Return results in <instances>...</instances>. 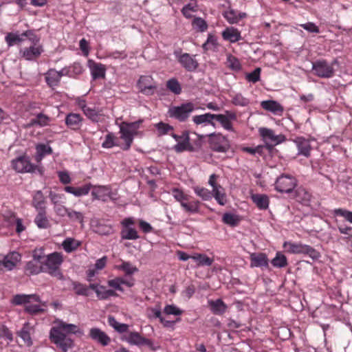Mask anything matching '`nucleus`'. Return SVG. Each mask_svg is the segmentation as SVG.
Here are the masks:
<instances>
[{"mask_svg":"<svg viewBox=\"0 0 352 352\" xmlns=\"http://www.w3.org/2000/svg\"><path fill=\"white\" fill-rule=\"evenodd\" d=\"M115 268L124 272V276H114L109 278L107 284L109 287L117 289L118 292H124L123 286L129 288L133 287L135 284V279L133 274L137 273L138 268L129 261H121V263L116 265Z\"/></svg>","mask_w":352,"mask_h":352,"instance_id":"nucleus-1","label":"nucleus"},{"mask_svg":"<svg viewBox=\"0 0 352 352\" xmlns=\"http://www.w3.org/2000/svg\"><path fill=\"white\" fill-rule=\"evenodd\" d=\"M50 338L63 352H67L73 347V340L65 333L57 321L50 329Z\"/></svg>","mask_w":352,"mask_h":352,"instance_id":"nucleus-2","label":"nucleus"},{"mask_svg":"<svg viewBox=\"0 0 352 352\" xmlns=\"http://www.w3.org/2000/svg\"><path fill=\"white\" fill-rule=\"evenodd\" d=\"M32 302H41L40 297L36 294H16L12 300L15 305H24L25 311L30 314H36L44 311V309L38 305H33Z\"/></svg>","mask_w":352,"mask_h":352,"instance_id":"nucleus-3","label":"nucleus"},{"mask_svg":"<svg viewBox=\"0 0 352 352\" xmlns=\"http://www.w3.org/2000/svg\"><path fill=\"white\" fill-rule=\"evenodd\" d=\"M63 262V254L60 252H54L47 255L43 263L45 272L56 276L58 279H63L64 276L59 270Z\"/></svg>","mask_w":352,"mask_h":352,"instance_id":"nucleus-4","label":"nucleus"},{"mask_svg":"<svg viewBox=\"0 0 352 352\" xmlns=\"http://www.w3.org/2000/svg\"><path fill=\"white\" fill-rule=\"evenodd\" d=\"M11 164L14 170L17 173H42V168L35 165L30 162V157L27 155H21L11 161Z\"/></svg>","mask_w":352,"mask_h":352,"instance_id":"nucleus-5","label":"nucleus"},{"mask_svg":"<svg viewBox=\"0 0 352 352\" xmlns=\"http://www.w3.org/2000/svg\"><path fill=\"white\" fill-rule=\"evenodd\" d=\"M283 248L291 254H305L313 259H316L320 256L319 253L314 248L301 243L286 241L283 244Z\"/></svg>","mask_w":352,"mask_h":352,"instance_id":"nucleus-6","label":"nucleus"},{"mask_svg":"<svg viewBox=\"0 0 352 352\" xmlns=\"http://www.w3.org/2000/svg\"><path fill=\"white\" fill-rule=\"evenodd\" d=\"M174 55L177 61L188 72H194L198 67L199 63L195 58L196 55H191L188 53H182V50H175Z\"/></svg>","mask_w":352,"mask_h":352,"instance_id":"nucleus-7","label":"nucleus"},{"mask_svg":"<svg viewBox=\"0 0 352 352\" xmlns=\"http://www.w3.org/2000/svg\"><path fill=\"white\" fill-rule=\"evenodd\" d=\"M194 109L195 105L191 102H187L180 106L170 107L168 109V114L170 118L184 122L189 117Z\"/></svg>","mask_w":352,"mask_h":352,"instance_id":"nucleus-8","label":"nucleus"},{"mask_svg":"<svg viewBox=\"0 0 352 352\" xmlns=\"http://www.w3.org/2000/svg\"><path fill=\"white\" fill-rule=\"evenodd\" d=\"M208 142L210 148L217 152L225 153L230 147L229 141L221 133H210L208 135Z\"/></svg>","mask_w":352,"mask_h":352,"instance_id":"nucleus-9","label":"nucleus"},{"mask_svg":"<svg viewBox=\"0 0 352 352\" xmlns=\"http://www.w3.org/2000/svg\"><path fill=\"white\" fill-rule=\"evenodd\" d=\"M137 87L140 92L146 96H152L157 89V82L150 75L141 76L137 82Z\"/></svg>","mask_w":352,"mask_h":352,"instance_id":"nucleus-10","label":"nucleus"},{"mask_svg":"<svg viewBox=\"0 0 352 352\" xmlns=\"http://www.w3.org/2000/svg\"><path fill=\"white\" fill-rule=\"evenodd\" d=\"M297 185V180L293 176L282 175L277 178L275 188L280 192L289 193Z\"/></svg>","mask_w":352,"mask_h":352,"instance_id":"nucleus-11","label":"nucleus"},{"mask_svg":"<svg viewBox=\"0 0 352 352\" xmlns=\"http://www.w3.org/2000/svg\"><path fill=\"white\" fill-rule=\"evenodd\" d=\"M312 69L317 76L323 78H331L334 74L333 65L325 60H318L312 63Z\"/></svg>","mask_w":352,"mask_h":352,"instance_id":"nucleus-12","label":"nucleus"},{"mask_svg":"<svg viewBox=\"0 0 352 352\" xmlns=\"http://www.w3.org/2000/svg\"><path fill=\"white\" fill-rule=\"evenodd\" d=\"M258 132L266 144H271L274 145H277L284 142L286 140L285 136L284 135H276L272 129L268 128H259Z\"/></svg>","mask_w":352,"mask_h":352,"instance_id":"nucleus-13","label":"nucleus"},{"mask_svg":"<svg viewBox=\"0 0 352 352\" xmlns=\"http://www.w3.org/2000/svg\"><path fill=\"white\" fill-rule=\"evenodd\" d=\"M214 120L219 122L221 126L226 131L234 132L232 121L236 120V114L234 111H226L224 114H214Z\"/></svg>","mask_w":352,"mask_h":352,"instance_id":"nucleus-14","label":"nucleus"},{"mask_svg":"<svg viewBox=\"0 0 352 352\" xmlns=\"http://www.w3.org/2000/svg\"><path fill=\"white\" fill-rule=\"evenodd\" d=\"M21 256L17 252H12L6 256L0 255V266L8 271L12 270L20 262Z\"/></svg>","mask_w":352,"mask_h":352,"instance_id":"nucleus-15","label":"nucleus"},{"mask_svg":"<svg viewBox=\"0 0 352 352\" xmlns=\"http://www.w3.org/2000/svg\"><path fill=\"white\" fill-rule=\"evenodd\" d=\"M43 52V48L41 44L32 45L30 47L21 49L19 51L21 57L27 60H34L36 59Z\"/></svg>","mask_w":352,"mask_h":352,"instance_id":"nucleus-16","label":"nucleus"},{"mask_svg":"<svg viewBox=\"0 0 352 352\" xmlns=\"http://www.w3.org/2000/svg\"><path fill=\"white\" fill-rule=\"evenodd\" d=\"M89 337L102 346H107L111 342L110 337L100 329L94 327L89 330Z\"/></svg>","mask_w":352,"mask_h":352,"instance_id":"nucleus-17","label":"nucleus"},{"mask_svg":"<svg viewBox=\"0 0 352 352\" xmlns=\"http://www.w3.org/2000/svg\"><path fill=\"white\" fill-rule=\"evenodd\" d=\"M294 142L298 148V155H301L306 157L310 156L311 146L309 139L302 136L297 137L294 140Z\"/></svg>","mask_w":352,"mask_h":352,"instance_id":"nucleus-18","label":"nucleus"},{"mask_svg":"<svg viewBox=\"0 0 352 352\" xmlns=\"http://www.w3.org/2000/svg\"><path fill=\"white\" fill-rule=\"evenodd\" d=\"M250 258V267H268L269 260L265 253H252Z\"/></svg>","mask_w":352,"mask_h":352,"instance_id":"nucleus-19","label":"nucleus"},{"mask_svg":"<svg viewBox=\"0 0 352 352\" xmlns=\"http://www.w3.org/2000/svg\"><path fill=\"white\" fill-rule=\"evenodd\" d=\"M261 106L263 109L270 111L276 116H281L284 111L283 107L276 100H269L262 101Z\"/></svg>","mask_w":352,"mask_h":352,"instance_id":"nucleus-20","label":"nucleus"},{"mask_svg":"<svg viewBox=\"0 0 352 352\" xmlns=\"http://www.w3.org/2000/svg\"><path fill=\"white\" fill-rule=\"evenodd\" d=\"M89 67L93 80L104 78L105 77L106 68L104 65L89 60Z\"/></svg>","mask_w":352,"mask_h":352,"instance_id":"nucleus-21","label":"nucleus"},{"mask_svg":"<svg viewBox=\"0 0 352 352\" xmlns=\"http://www.w3.org/2000/svg\"><path fill=\"white\" fill-rule=\"evenodd\" d=\"M46 198L41 190H36L32 195V206L36 211L46 210Z\"/></svg>","mask_w":352,"mask_h":352,"instance_id":"nucleus-22","label":"nucleus"},{"mask_svg":"<svg viewBox=\"0 0 352 352\" xmlns=\"http://www.w3.org/2000/svg\"><path fill=\"white\" fill-rule=\"evenodd\" d=\"M223 17L230 24H236L239 21L246 16L245 12H238L231 8L223 12Z\"/></svg>","mask_w":352,"mask_h":352,"instance_id":"nucleus-23","label":"nucleus"},{"mask_svg":"<svg viewBox=\"0 0 352 352\" xmlns=\"http://www.w3.org/2000/svg\"><path fill=\"white\" fill-rule=\"evenodd\" d=\"M34 329L29 322H25L23 327L17 332V336L20 337L24 343L30 346L33 342L31 338V334L33 333Z\"/></svg>","mask_w":352,"mask_h":352,"instance_id":"nucleus-24","label":"nucleus"},{"mask_svg":"<svg viewBox=\"0 0 352 352\" xmlns=\"http://www.w3.org/2000/svg\"><path fill=\"white\" fill-rule=\"evenodd\" d=\"M91 187L92 185L91 184H87L80 187L67 186L64 188V190L76 197H80L88 195Z\"/></svg>","mask_w":352,"mask_h":352,"instance_id":"nucleus-25","label":"nucleus"},{"mask_svg":"<svg viewBox=\"0 0 352 352\" xmlns=\"http://www.w3.org/2000/svg\"><path fill=\"white\" fill-rule=\"evenodd\" d=\"M24 272L28 276L36 275L43 272H45L43 264L32 259L26 263Z\"/></svg>","mask_w":352,"mask_h":352,"instance_id":"nucleus-26","label":"nucleus"},{"mask_svg":"<svg viewBox=\"0 0 352 352\" xmlns=\"http://www.w3.org/2000/svg\"><path fill=\"white\" fill-rule=\"evenodd\" d=\"M143 338L138 332L129 331L122 336L121 340L131 345L142 346Z\"/></svg>","mask_w":352,"mask_h":352,"instance_id":"nucleus-27","label":"nucleus"},{"mask_svg":"<svg viewBox=\"0 0 352 352\" xmlns=\"http://www.w3.org/2000/svg\"><path fill=\"white\" fill-rule=\"evenodd\" d=\"M82 118L78 113H70L65 117V124L72 130H78L82 125Z\"/></svg>","mask_w":352,"mask_h":352,"instance_id":"nucleus-28","label":"nucleus"},{"mask_svg":"<svg viewBox=\"0 0 352 352\" xmlns=\"http://www.w3.org/2000/svg\"><path fill=\"white\" fill-rule=\"evenodd\" d=\"M120 138L124 142V144L121 148L124 151H128L131 146L135 135L121 124L120 125Z\"/></svg>","mask_w":352,"mask_h":352,"instance_id":"nucleus-29","label":"nucleus"},{"mask_svg":"<svg viewBox=\"0 0 352 352\" xmlns=\"http://www.w3.org/2000/svg\"><path fill=\"white\" fill-rule=\"evenodd\" d=\"M221 34L224 40L230 43H236L242 38L240 31L234 27L226 28Z\"/></svg>","mask_w":352,"mask_h":352,"instance_id":"nucleus-30","label":"nucleus"},{"mask_svg":"<svg viewBox=\"0 0 352 352\" xmlns=\"http://www.w3.org/2000/svg\"><path fill=\"white\" fill-rule=\"evenodd\" d=\"M111 193V189L107 186H94L91 191L93 199L105 201Z\"/></svg>","mask_w":352,"mask_h":352,"instance_id":"nucleus-31","label":"nucleus"},{"mask_svg":"<svg viewBox=\"0 0 352 352\" xmlns=\"http://www.w3.org/2000/svg\"><path fill=\"white\" fill-rule=\"evenodd\" d=\"M214 114L210 113H206L201 115H197L192 117V121L197 125L204 124L211 125L213 127H216V124L214 122Z\"/></svg>","mask_w":352,"mask_h":352,"instance_id":"nucleus-32","label":"nucleus"},{"mask_svg":"<svg viewBox=\"0 0 352 352\" xmlns=\"http://www.w3.org/2000/svg\"><path fill=\"white\" fill-rule=\"evenodd\" d=\"M35 149L36 154L34 158L37 163H41L45 156L50 155L52 153V147L50 145L45 144H36Z\"/></svg>","mask_w":352,"mask_h":352,"instance_id":"nucleus-33","label":"nucleus"},{"mask_svg":"<svg viewBox=\"0 0 352 352\" xmlns=\"http://www.w3.org/2000/svg\"><path fill=\"white\" fill-rule=\"evenodd\" d=\"M37 214L34 222L40 229H47L50 227V221L47 217L46 210L36 211Z\"/></svg>","mask_w":352,"mask_h":352,"instance_id":"nucleus-34","label":"nucleus"},{"mask_svg":"<svg viewBox=\"0 0 352 352\" xmlns=\"http://www.w3.org/2000/svg\"><path fill=\"white\" fill-rule=\"evenodd\" d=\"M252 201L260 210H266L269 207V197L264 194H253L251 196Z\"/></svg>","mask_w":352,"mask_h":352,"instance_id":"nucleus-35","label":"nucleus"},{"mask_svg":"<svg viewBox=\"0 0 352 352\" xmlns=\"http://www.w3.org/2000/svg\"><path fill=\"white\" fill-rule=\"evenodd\" d=\"M208 304L210 305L211 311L214 314L222 315L226 311L227 305L220 298L215 300H210Z\"/></svg>","mask_w":352,"mask_h":352,"instance_id":"nucleus-36","label":"nucleus"},{"mask_svg":"<svg viewBox=\"0 0 352 352\" xmlns=\"http://www.w3.org/2000/svg\"><path fill=\"white\" fill-rule=\"evenodd\" d=\"M71 285L72 290L77 296H82L87 297L90 294L89 287L85 284H82L78 281L71 280Z\"/></svg>","mask_w":352,"mask_h":352,"instance_id":"nucleus-37","label":"nucleus"},{"mask_svg":"<svg viewBox=\"0 0 352 352\" xmlns=\"http://www.w3.org/2000/svg\"><path fill=\"white\" fill-rule=\"evenodd\" d=\"M45 80L51 87L57 86L60 80L58 71L54 69H50L45 74Z\"/></svg>","mask_w":352,"mask_h":352,"instance_id":"nucleus-38","label":"nucleus"},{"mask_svg":"<svg viewBox=\"0 0 352 352\" xmlns=\"http://www.w3.org/2000/svg\"><path fill=\"white\" fill-rule=\"evenodd\" d=\"M102 288H100L96 291V296L100 300H105L109 299L110 297H116L118 294L117 289L113 288L107 289L105 286L100 285Z\"/></svg>","mask_w":352,"mask_h":352,"instance_id":"nucleus-39","label":"nucleus"},{"mask_svg":"<svg viewBox=\"0 0 352 352\" xmlns=\"http://www.w3.org/2000/svg\"><path fill=\"white\" fill-rule=\"evenodd\" d=\"M191 258L197 263L198 267L200 266H210L214 260L208 257L204 254L195 253L192 255Z\"/></svg>","mask_w":352,"mask_h":352,"instance_id":"nucleus-40","label":"nucleus"},{"mask_svg":"<svg viewBox=\"0 0 352 352\" xmlns=\"http://www.w3.org/2000/svg\"><path fill=\"white\" fill-rule=\"evenodd\" d=\"M57 322L59 323V324L64 329V331L65 333H67V335L69 334H75L78 336H82L84 334V332L82 330H81L77 325L74 324H68L63 320H57Z\"/></svg>","mask_w":352,"mask_h":352,"instance_id":"nucleus-41","label":"nucleus"},{"mask_svg":"<svg viewBox=\"0 0 352 352\" xmlns=\"http://www.w3.org/2000/svg\"><path fill=\"white\" fill-rule=\"evenodd\" d=\"M212 197L221 206H225L227 203V197L224 188L221 186L212 190Z\"/></svg>","mask_w":352,"mask_h":352,"instance_id":"nucleus-42","label":"nucleus"},{"mask_svg":"<svg viewBox=\"0 0 352 352\" xmlns=\"http://www.w3.org/2000/svg\"><path fill=\"white\" fill-rule=\"evenodd\" d=\"M80 245V241L70 237L66 238L62 243L63 248L67 253L75 251Z\"/></svg>","mask_w":352,"mask_h":352,"instance_id":"nucleus-43","label":"nucleus"},{"mask_svg":"<svg viewBox=\"0 0 352 352\" xmlns=\"http://www.w3.org/2000/svg\"><path fill=\"white\" fill-rule=\"evenodd\" d=\"M120 236L122 240H136L140 238L138 231L133 228H122Z\"/></svg>","mask_w":352,"mask_h":352,"instance_id":"nucleus-44","label":"nucleus"},{"mask_svg":"<svg viewBox=\"0 0 352 352\" xmlns=\"http://www.w3.org/2000/svg\"><path fill=\"white\" fill-rule=\"evenodd\" d=\"M272 265L276 268H283L287 265L288 262L286 256L281 252H278L275 257L271 261Z\"/></svg>","mask_w":352,"mask_h":352,"instance_id":"nucleus-45","label":"nucleus"},{"mask_svg":"<svg viewBox=\"0 0 352 352\" xmlns=\"http://www.w3.org/2000/svg\"><path fill=\"white\" fill-rule=\"evenodd\" d=\"M222 221L226 225L234 227L239 224L240 219L237 214L226 212L223 215Z\"/></svg>","mask_w":352,"mask_h":352,"instance_id":"nucleus-46","label":"nucleus"},{"mask_svg":"<svg viewBox=\"0 0 352 352\" xmlns=\"http://www.w3.org/2000/svg\"><path fill=\"white\" fill-rule=\"evenodd\" d=\"M50 117L42 113H38L36 116V118H33L30 121V125L34 126L38 125L40 126H47L49 124L50 122Z\"/></svg>","mask_w":352,"mask_h":352,"instance_id":"nucleus-47","label":"nucleus"},{"mask_svg":"<svg viewBox=\"0 0 352 352\" xmlns=\"http://www.w3.org/2000/svg\"><path fill=\"white\" fill-rule=\"evenodd\" d=\"M217 45V37L212 34H208L206 41L202 45V48L204 51L215 50Z\"/></svg>","mask_w":352,"mask_h":352,"instance_id":"nucleus-48","label":"nucleus"},{"mask_svg":"<svg viewBox=\"0 0 352 352\" xmlns=\"http://www.w3.org/2000/svg\"><path fill=\"white\" fill-rule=\"evenodd\" d=\"M182 208L190 213H197L199 210L200 202L199 201H192L187 202L185 201L181 206Z\"/></svg>","mask_w":352,"mask_h":352,"instance_id":"nucleus-49","label":"nucleus"},{"mask_svg":"<svg viewBox=\"0 0 352 352\" xmlns=\"http://www.w3.org/2000/svg\"><path fill=\"white\" fill-rule=\"evenodd\" d=\"M193 190L195 193L204 201H208L212 198V191H210L206 188L195 186L193 188Z\"/></svg>","mask_w":352,"mask_h":352,"instance_id":"nucleus-50","label":"nucleus"},{"mask_svg":"<svg viewBox=\"0 0 352 352\" xmlns=\"http://www.w3.org/2000/svg\"><path fill=\"white\" fill-rule=\"evenodd\" d=\"M232 103L235 106L246 107L250 104V100L238 93L232 96Z\"/></svg>","mask_w":352,"mask_h":352,"instance_id":"nucleus-51","label":"nucleus"},{"mask_svg":"<svg viewBox=\"0 0 352 352\" xmlns=\"http://www.w3.org/2000/svg\"><path fill=\"white\" fill-rule=\"evenodd\" d=\"M166 87L173 94L178 95L182 92V87L179 81L175 78H170L166 82Z\"/></svg>","mask_w":352,"mask_h":352,"instance_id":"nucleus-52","label":"nucleus"},{"mask_svg":"<svg viewBox=\"0 0 352 352\" xmlns=\"http://www.w3.org/2000/svg\"><path fill=\"white\" fill-rule=\"evenodd\" d=\"M67 217L72 222H78L82 223L84 221V214L79 211H76L72 208H69Z\"/></svg>","mask_w":352,"mask_h":352,"instance_id":"nucleus-53","label":"nucleus"},{"mask_svg":"<svg viewBox=\"0 0 352 352\" xmlns=\"http://www.w3.org/2000/svg\"><path fill=\"white\" fill-rule=\"evenodd\" d=\"M192 27L198 32H204L208 29L206 21L201 17H195L192 21Z\"/></svg>","mask_w":352,"mask_h":352,"instance_id":"nucleus-54","label":"nucleus"},{"mask_svg":"<svg viewBox=\"0 0 352 352\" xmlns=\"http://www.w3.org/2000/svg\"><path fill=\"white\" fill-rule=\"evenodd\" d=\"M198 10L197 2L190 3L185 5L182 9V14L187 19L192 17V12H195Z\"/></svg>","mask_w":352,"mask_h":352,"instance_id":"nucleus-55","label":"nucleus"},{"mask_svg":"<svg viewBox=\"0 0 352 352\" xmlns=\"http://www.w3.org/2000/svg\"><path fill=\"white\" fill-rule=\"evenodd\" d=\"M84 114L87 116V118L91 120L92 122H98L100 120V113L99 111L94 107H88L83 111Z\"/></svg>","mask_w":352,"mask_h":352,"instance_id":"nucleus-56","label":"nucleus"},{"mask_svg":"<svg viewBox=\"0 0 352 352\" xmlns=\"http://www.w3.org/2000/svg\"><path fill=\"white\" fill-rule=\"evenodd\" d=\"M116 137L114 133L109 132L104 138V142L102 143V147L104 148H111L118 144L116 143Z\"/></svg>","mask_w":352,"mask_h":352,"instance_id":"nucleus-57","label":"nucleus"},{"mask_svg":"<svg viewBox=\"0 0 352 352\" xmlns=\"http://www.w3.org/2000/svg\"><path fill=\"white\" fill-rule=\"evenodd\" d=\"M23 36L21 34L8 33L6 36L5 40L8 46H12L15 43L22 42L23 41Z\"/></svg>","mask_w":352,"mask_h":352,"instance_id":"nucleus-58","label":"nucleus"},{"mask_svg":"<svg viewBox=\"0 0 352 352\" xmlns=\"http://www.w3.org/2000/svg\"><path fill=\"white\" fill-rule=\"evenodd\" d=\"M0 339H3L8 342L13 340V334L11 331L3 323H0Z\"/></svg>","mask_w":352,"mask_h":352,"instance_id":"nucleus-59","label":"nucleus"},{"mask_svg":"<svg viewBox=\"0 0 352 352\" xmlns=\"http://www.w3.org/2000/svg\"><path fill=\"white\" fill-rule=\"evenodd\" d=\"M261 72L260 67H256L253 72L245 74V79L252 83H256L261 79Z\"/></svg>","mask_w":352,"mask_h":352,"instance_id":"nucleus-60","label":"nucleus"},{"mask_svg":"<svg viewBox=\"0 0 352 352\" xmlns=\"http://www.w3.org/2000/svg\"><path fill=\"white\" fill-rule=\"evenodd\" d=\"M21 36H25L31 42L32 45L40 44V37L38 36L34 30H28L21 34Z\"/></svg>","mask_w":352,"mask_h":352,"instance_id":"nucleus-61","label":"nucleus"},{"mask_svg":"<svg viewBox=\"0 0 352 352\" xmlns=\"http://www.w3.org/2000/svg\"><path fill=\"white\" fill-rule=\"evenodd\" d=\"M265 146L263 145H258L256 147L244 146L241 148V151L250 155H255L256 154L262 155Z\"/></svg>","mask_w":352,"mask_h":352,"instance_id":"nucleus-62","label":"nucleus"},{"mask_svg":"<svg viewBox=\"0 0 352 352\" xmlns=\"http://www.w3.org/2000/svg\"><path fill=\"white\" fill-rule=\"evenodd\" d=\"M155 128L158 131V134L160 135H164L168 134L170 131L173 130L172 126L166 124L164 122H160L155 124Z\"/></svg>","mask_w":352,"mask_h":352,"instance_id":"nucleus-63","label":"nucleus"},{"mask_svg":"<svg viewBox=\"0 0 352 352\" xmlns=\"http://www.w3.org/2000/svg\"><path fill=\"white\" fill-rule=\"evenodd\" d=\"M333 214L344 217L347 221L352 223V212L343 208H336L333 210Z\"/></svg>","mask_w":352,"mask_h":352,"instance_id":"nucleus-64","label":"nucleus"}]
</instances>
